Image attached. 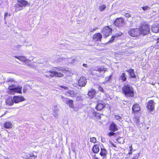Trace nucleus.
I'll return each instance as SVG.
<instances>
[{"label": "nucleus", "mask_w": 159, "mask_h": 159, "mask_svg": "<svg viewBox=\"0 0 159 159\" xmlns=\"http://www.w3.org/2000/svg\"><path fill=\"white\" fill-rule=\"evenodd\" d=\"M152 32L155 33H157L159 32V24L156 26H153L152 28Z\"/></svg>", "instance_id": "5701e85b"}, {"label": "nucleus", "mask_w": 159, "mask_h": 159, "mask_svg": "<svg viewBox=\"0 0 159 159\" xmlns=\"http://www.w3.org/2000/svg\"><path fill=\"white\" fill-rule=\"evenodd\" d=\"M141 8L144 11H147L150 10V7L146 5L141 7Z\"/></svg>", "instance_id": "7c9ffc66"}, {"label": "nucleus", "mask_w": 159, "mask_h": 159, "mask_svg": "<svg viewBox=\"0 0 159 159\" xmlns=\"http://www.w3.org/2000/svg\"><path fill=\"white\" fill-rule=\"evenodd\" d=\"M122 91L126 97H132L134 96V89L130 84H125L122 88Z\"/></svg>", "instance_id": "f03ea898"}, {"label": "nucleus", "mask_w": 159, "mask_h": 159, "mask_svg": "<svg viewBox=\"0 0 159 159\" xmlns=\"http://www.w3.org/2000/svg\"><path fill=\"white\" fill-rule=\"evenodd\" d=\"M14 57L23 62H26L28 61V60L25 57L23 56H20L18 57L15 56Z\"/></svg>", "instance_id": "4be33fe9"}, {"label": "nucleus", "mask_w": 159, "mask_h": 159, "mask_svg": "<svg viewBox=\"0 0 159 159\" xmlns=\"http://www.w3.org/2000/svg\"><path fill=\"white\" fill-rule=\"evenodd\" d=\"M112 146L113 147H115V148L116 147V145L113 143L112 144Z\"/></svg>", "instance_id": "8fccbe9b"}, {"label": "nucleus", "mask_w": 159, "mask_h": 159, "mask_svg": "<svg viewBox=\"0 0 159 159\" xmlns=\"http://www.w3.org/2000/svg\"><path fill=\"white\" fill-rule=\"evenodd\" d=\"M37 157L36 156L34 155H30L29 156H26V159H35V158Z\"/></svg>", "instance_id": "72a5a7b5"}, {"label": "nucleus", "mask_w": 159, "mask_h": 159, "mask_svg": "<svg viewBox=\"0 0 159 159\" xmlns=\"http://www.w3.org/2000/svg\"><path fill=\"white\" fill-rule=\"evenodd\" d=\"M92 151L94 153H97L99 151V148L98 146L97 145H95L93 146Z\"/></svg>", "instance_id": "bb28decb"}, {"label": "nucleus", "mask_w": 159, "mask_h": 159, "mask_svg": "<svg viewBox=\"0 0 159 159\" xmlns=\"http://www.w3.org/2000/svg\"><path fill=\"white\" fill-rule=\"evenodd\" d=\"M112 75H110L109 76L106 77L105 78V80L107 83H109L110 82H111V81L112 80Z\"/></svg>", "instance_id": "473e14b6"}, {"label": "nucleus", "mask_w": 159, "mask_h": 159, "mask_svg": "<svg viewBox=\"0 0 159 159\" xmlns=\"http://www.w3.org/2000/svg\"><path fill=\"white\" fill-rule=\"evenodd\" d=\"M120 36V35H117V34L115 35L112 36L111 39L108 42L110 43H112L114 41L115 38H117L118 36Z\"/></svg>", "instance_id": "2f4dec72"}, {"label": "nucleus", "mask_w": 159, "mask_h": 159, "mask_svg": "<svg viewBox=\"0 0 159 159\" xmlns=\"http://www.w3.org/2000/svg\"><path fill=\"white\" fill-rule=\"evenodd\" d=\"M61 98L63 101L65 102L70 107L73 108L74 104H73V101L72 100H69L68 98H65L63 96H61Z\"/></svg>", "instance_id": "9b49d317"}, {"label": "nucleus", "mask_w": 159, "mask_h": 159, "mask_svg": "<svg viewBox=\"0 0 159 159\" xmlns=\"http://www.w3.org/2000/svg\"><path fill=\"white\" fill-rule=\"evenodd\" d=\"M126 71L128 72L129 77L131 79H135L136 77L134 73V71L133 69L130 68L129 69L126 70Z\"/></svg>", "instance_id": "4468645a"}, {"label": "nucleus", "mask_w": 159, "mask_h": 159, "mask_svg": "<svg viewBox=\"0 0 159 159\" xmlns=\"http://www.w3.org/2000/svg\"><path fill=\"white\" fill-rule=\"evenodd\" d=\"M64 86L63 85H61V86H60V87L62 88H64Z\"/></svg>", "instance_id": "864d4df0"}, {"label": "nucleus", "mask_w": 159, "mask_h": 159, "mask_svg": "<svg viewBox=\"0 0 159 159\" xmlns=\"http://www.w3.org/2000/svg\"><path fill=\"white\" fill-rule=\"evenodd\" d=\"M30 5L27 1L25 0H20L17 1L16 3L15 4L14 7L15 10V11L17 12L23 9L24 7L28 6Z\"/></svg>", "instance_id": "7ed1b4c3"}, {"label": "nucleus", "mask_w": 159, "mask_h": 159, "mask_svg": "<svg viewBox=\"0 0 159 159\" xmlns=\"http://www.w3.org/2000/svg\"><path fill=\"white\" fill-rule=\"evenodd\" d=\"M65 95L67 96L74 97L75 94L73 91H69L65 93Z\"/></svg>", "instance_id": "cd10ccee"}, {"label": "nucleus", "mask_w": 159, "mask_h": 159, "mask_svg": "<svg viewBox=\"0 0 159 159\" xmlns=\"http://www.w3.org/2000/svg\"><path fill=\"white\" fill-rule=\"evenodd\" d=\"M134 121L138 125L139 124L140 122L139 119L137 117H136L134 119Z\"/></svg>", "instance_id": "ea45409f"}, {"label": "nucleus", "mask_w": 159, "mask_h": 159, "mask_svg": "<svg viewBox=\"0 0 159 159\" xmlns=\"http://www.w3.org/2000/svg\"><path fill=\"white\" fill-rule=\"evenodd\" d=\"M129 148L130 150H132V146H129Z\"/></svg>", "instance_id": "603ef678"}, {"label": "nucleus", "mask_w": 159, "mask_h": 159, "mask_svg": "<svg viewBox=\"0 0 159 159\" xmlns=\"http://www.w3.org/2000/svg\"><path fill=\"white\" fill-rule=\"evenodd\" d=\"M8 16V13H5V16H4V19H6L7 17V16Z\"/></svg>", "instance_id": "49530a36"}, {"label": "nucleus", "mask_w": 159, "mask_h": 159, "mask_svg": "<svg viewBox=\"0 0 159 159\" xmlns=\"http://www.w3.org/2000/svg\"><path fill=\"white\" fill-rule=\"evenodd\" d=\"M158 84L159 85V82H158Z\"/></svg>", "instance_id": "13d9d810"}, {"label": "nucleus", "mask_w": 159, "mask_h": 159, "mask_svg": "<svg viewBox=\"0 0 159 159\" xmlns=\"http://www.w3.org/2000/svg\"><path fill=\"white\" fill-rule=\"evenodd\" d=\"M112 30V29L109 26H106L102 29V33L104 37L106 38L111 34Z\"/></svg>", "instance_id": "0eeeda50"}, {"label": "nucleus", "mask_w": 159, "mask_h": 159, "mask_svg": "<svg viewBox=\"0 0 159 159\" xmlns=\"http://www.w3.org/2000/svg\"><path fill=\"white\" fill-rule=\"evenodd\" d=\"M119 80L122 81H125L127 80V75L124 73H122L120 74Z\"/></svg>", "instance_id": "412c9836"}, {"label": "nucleus", "mask_w": 159, "mask_h": 159, "mask_svg": "<svg viewBox=\"0 0 159 159\" xmlns=\"http://www.w3.org/2000/svg\"><path fill=\"white\" fill-rule=\"evenodd\" d=\"M80 57L79 56H77L75 58L72 59L69 58L68 59L67 61L70 63H74L76 61H79L80 59Z\"/></svg>", "instance_id": "f3484780"}, {"label": "nucleus", "mask_w": 159, "mask_h": 159, "mask_svg": "<svg viewBox=\"0 0 159 159\" xmlns=\"http://www.w3.org/2000/svg\"><path fill=\"white\" fill-rule=\"evenodd\" d=\"M25 100L24 97L22 96H15L13 97V101L16 103L22 102Z\"/></svg>", "instance_id": "2eb2a0df"}, {"label": "nucleus", "mask_w": 159, "mask_h": 159, "mask_svg": "<svg viewBox=\"0 0 159 159\" xmlns=\"http://www.w3.org/2000/svg\"><path fill=\"white\" fill-rule=\"evenodd\" d=\"M52 114L54 117H56L58 115V111L53 112Z\"/></svg>", "instance_id": "37998d69"}, {"label": "nucleus", "mask_w": 159, "mask_h": 159, "mask_svg": "<svg viewBox=\"0 0 159 159\" xmlns=\"http://www.w3.org/2000/svg\"><path fill=\"white\" fill-rule=\"evenodd\" d=\"M115 133L113 132H110L108 134L109 136H112L114 135Z\"/></svg>", "instance_id": "c03bdc74"}, {"label": "nucleus", "mask_w": 159, "mask_h": 159, "mask_svg": "<svg viewBox=\"0 0 159 159\" xmlns=\"http://www.w3.org/2000/svg\"><path fill=\"white\" fill-rule=\"evenodd\" d=\"M52 108L53 112L58 111V108L57 106H53Z\"/></svg>", "instance_id": "58836bf2"}, {"label": "nucleus", "mask_w": 159, "mask_h": 159, "mask_svg": "<svg viewBox=\"0 0 159 159\" xmlns=\"http://www.w3.org/2000/svg\"><path fill=\"white\" fill-rule=\"evenodd\" d=\"M107 151L106 149L104 148H101V152L100 153V155L102 156H106Z\"/></svg>", "instance_id": "a878e982"}, {"label": "nucleus", "mask_w": 159, "mask_h": 159, "mask_svg": "<svg viewBox=\"0 0 159 159\" xmlns=\"http://www.w3.org/2000/svg\"><path fill=\"white\" fill-rule=\"evenodd\" d=\"M140 155L139 153H137L135 155L134 157H133L131 159H138Z\"/></svg>", "instance_id": "a19ab883"}, {"label": "nucleus", "mask_w": 159, "mask_h": 159, "mask_svg": "<svg viewBox=\"0 0 159 159\" xmlns=\"http://www.w3.org/2000/svg\"><path fill=\"white\" fill-rule=\"evenodd\" d=\"M102 35L99 33L95 34L93 35V39L95 41H100L102 38Z\"/></svg>", "instance_id": "a211bd4d"}, {"label": "nucleus", "mask_w": 159, "mask_h": 159, "mask_svg": "<svg viewBox=\"0 0 159 159\" xmlns=\"http://www.w3.org/2000/svg\"><path fill=\"white\" fill-rule=\"evenodd\" d=\"M155 102L152 100L149 101L147 103V108L150 111H152L154 109Z\"/></svg>", "instance_id": "f8f14e48"}, {"label": "nucleus", "mask_w": 159, "mask_h": 159, "mask_svg": "<svg viewBox=\"0 0 159 159\" xmlns=\"http://www.w3.org/2000/svg\"><path fill=\"white\" fill-rule=\"evenodd\" d=\"M73 110H74V111H77L78 110V108H75V107H73V108H72Z\"/></svg>", "instance_id": "a18cd8bd"}, {"label": "nucleus", "mask_w": 159, "mask_h": 159, "mask_svg": "<svg viewBox=\"0 0 159 159\" xmlns=\"http://www.w3.org/2000/svg\"><path fill=\"white\" fill-rule=\"evenodd\" d=\"M96 93V91L94 89H92L91 90L89 91L88 94L90 98H92L94 97Z\"/></svg>", "instance_id": "6ab92c4d"}, {"label": "nucleus", "mask_w": 159, "mask_h": 159, "mask_svg": "<svg viewBox=\"0 0 159 159\" xmlns=\"http://www.w3.org/2000/svg\"><path fill=\"white\" fill-rule=\"evenodd\" d=\"M115 25L119 28L123 26L125 24L124 20L122 18L116 19L114 22Z\"/></svg>", "instance_id": "6e6552de"}, {"label": "nucleus", "mask_w": 159, "mask_h": 159, "mask_svg": "<svg viewBox=\"0 0 159 159\" xmlns=\"http://www.w3.org/2000/svg\"><path fill=\"white\" fill-rule=\"evenodd\" d=\"M87 81L85 77H81L78 80V83L80 87H84L86 84Z\"/></svg>", "instance_id": "ddd939ff"}, {"label": "nucleus", "mask_w": 159, "mask_h": 159, "mask_svg": "<svg viewBox=\"0 0 159 159\" xmlns=\"http://www.w3.org/2000/svg\"><path fill=\"white\" fill-rule=\"evenodd\" d=\"M63 88L65 89H68V88L66 86H64V88Z\"/></svg>", "instance_id": "09e8293b"}, {"label": "nucleus", "mask_w": 159, "mask_h": 159, "mask_svg": "<svg viewBox=\"0 0 159 159\" xmlns=\"http://www.w3.org/2000/svg\"><path fill=\"white\" fill-rule=\"evenodd\" d=\"M14 101H13V99L11 98L8 99L6 102L7 104L9 106H12L14 104Z\"/></svg>", "instance_id": "c85d7f7f"}, {"label": "nucleus", "mask_w": 159, "mask_h": 159, "mask_svg": "<svg viewBox=\"0 0 159 159\" xmlns=\"http://www.w3.org/2000/svg\"><path fill=\"white\" fill-rule=\"evenodd\" d=\"M88 115L90 118H92L97 116L98 117V119H101L100 113L96 112L92 108H89Z\"/></svg>", "instance_id": "423d86ee"}, {"label": "nucleus", "mask_w": 159, "mask_h": 159, "mask_svg": "<svg viewBox=\"0 0 159 159\" xmlns=\"http://www.w3.org/2000/svg\"><path fill=\"white\" fill-rule=\"evenodd\" d=\"M107 69L104 67H101L97 69V71L100 73L101 74L100 75V76H101V75H102L106 71Z\"/></svg>", "instance_id": "393cba45"}, {"label": "nucleus", "mask_w": 159, "mask_h": 159, "mask_svg": "<svg viewBox=\"0 0 159 159\" xmlns=\"http://www.w3.org/2000/svg\"><path fill=\"white\" fill-rule=\"evenodd\" d=\"M132 150H129V154L130 155L132 154Z\"/></svg>", "instance_id": "de8ad7c7"}, {"label": "nucleus", "mask_w": 159, "mask_h": 159, "mask_svg": "<svg viewBox=\"0 0 159 159\" xmlns=\"http://www.w3.org/2000/svg\"><path fill=\"white\" fill-rule=\"evenodd\" d=\"M4 125L5 128L9 129L12 127V125L10 122H6L4 123Z\"/></svg>", "instance_id": "b1692460"}, {"label": "nucleus", "mask_w": 159, "mask_h": 159, "mask_svg": "<svg viewBox=\"0 0 159 159\" xmlns=\"http://www.w3.org/2000/svg\"><path fill=\"white\" fill-rule=\"evenodd\" d=\"M115 118H116V120H117L119 121H120L122 119V117L119 115L115 116Z\"/></svg>", "instance_id": "4c0bfd02"}, {"label": "nucleus", "mask_w": 159, "mask_h": 159, "mask_svg": "<svg viewBox=\"0 0 159 159\" xmlns=\"http://www.w3.org/2000/svg\"><path fill=\"white\" fill-rule=\"evenodd\" d=\"M97 102V104L95 107V109L98 111L101 110L106 106L105 103L102 101L98 100Z\"/></svg>", "instance_id": "9d476101"}, {"label": "nucleus", "mask_w": 159, "mask_h": 159, "mask_svg": "<svg viewBox=\"0 0 159 159\" xmlns=\"http://www.w3.org/2000/svg\"><path fill=\"white\" fill-rule=\"evenodd\" d=\"M22 87L20 85L16 87V86L12 85L9 87L8 89L11 91V93L14 94L15 93H21V89Z\"/></svg>", "instance_id": "20e7f679"}, {"label": "nucleus", "mask_w": 159, "mask_h": 159, "mask_svg": "<svg viewBox=\"0 0 159 159\" xmlns=\"http://www.w3.org/2000/svg\"><path fill=\"white\" fill-rule=\"evenodd\" d=\"M23 92L25 93V91H23Z\"/></svg>", "instance_id": "4d7b16f0"}, {"label": "nucleus", "mask_w": 159, "mask_h": 159, "mask_svg": "<svg viewBox=\"0 0 159 159\" xmlns=\"http://www.w3.org/2000/svg\"><path fill=\"white\" fill-rule=\"evenodd\" d=\"M39 64H41V63H40V61L39 62Z\"/></svg>", "instance_id": "6e6d98bb"}, {"label": "nucleus", "mask_w": 159, "mask_h": 159, "mask_svg": "<svg viewBox=\"0 0 159 159\" xmlns=\"http://www.w3.org/2000/svg\"><path fill=\"white\" fill-rule=\"evenodd\" d=\"M83 66L85 67H87V65L86 64H83Z\"/></svg>", "instance_id": "3c124183"}, {"label": "nucleus", "mask_w": 159, "mask_h": 159, "mask_svg": "<svg viewBox=\"0 0 159 159\" xmlns=\"http://www.w3.org/2000/svg\"><path fill=\"white\" fill-rule=\"evenodd\" d=\"M106 8V6L104 5H101L99 7V9L101 11H103Z\"/></svg>", "instance_id": "f704fd0d"}, {"label": "nucleus", "mask_w": 159, "mask_h": 159, "mask_svg": "<svg viewBox=\"0 0 159 159\" xmlns=\"http://www.w3.org/2000/svg\"><path fill=\"white\" fill-rule=\"evenodd\" d=\"M141 34L145 35L148 33L149 31V26L147 25H142L140 29Z\"/></svg>", "instance_id": "1a4fd4ad"}, {"label": "nucleus", "mask_w": 159, "mask_h": 159, "mask_svg": "<svg viewBox=\"0 0 159 159\" xmlns=\"http://www.w3.org/2000/svg\"><path fill=\"white\" fill-rule=\"evenodd\" d=\"M98 89H99V91L100 92H101V93H104V91L103 89L101 86H99V87H98Z\"/></svg>", "instance_id": "79ce46f5"}, {"label": "nucleus", "mask_w": 159, "mask_h": 159, "mask_svg": "<svg viewBox=\"0 0 159 159\" xmlns=\"http://www.w3.org/2000/svg\"><path fill=\"white\" fill-rule=\"evenodd\" d=\"M66 58V56L62 54L61 56L59 57H57V61H61L65 59Z\"/></svg>", "instance_id": "c756f323"}, {"label": "nucleus", "mask_w": 159, "mask_h": 159, "mask_svg": "<svg viewBox=\"0 0 159 159\" xmlns=\"http://www.w3.org/2000/svg\"><path fill=\"white\" fill-rule=\"evenodd\" d=\"M90 141L91 142L95 143L96 142V139L94 137H91L90 138Z\"/></svg>", "instance_id": "c9c22d12"}, {"label": "nucleus", "mask_w": 159, "mask_h": 159, "mask_svg": "<svg viewBox=\"0 0 159 159\" xmlns=\"http://www.w3.org/2000/svg\"><path fill=\"white\" fill-rule=\"evenodd\" d=\"M157 42H159V38L157 39Z\"/></svg>", "instance_id": "5fc2aeb1"}, {"label": "nucleus", "mask_w": 159, "mask_h": 159, "mask_svg": "<svg viewBox=\"0 0 159 159\" xmlns=\"http://www.w3.org/2000/svg\"><path fill=\"white\" fill-rule=\"evenodd\" d=\"M65 70L64 68L59 67L53 70V71L50 70L49 72H46L44 75L46 77L50 79L54 76L61 77L63 76V75L61 73V71Z\"/></svg>", "instance_id": "f257e3e1"}, {"label": "nucleus", "mask_w": 159, "mask_h": 159, "mask_svg": "<svg viewBox=\"0 0 159 159\" xmlns=\"http://www.w3.org/2000/svg\"><path fill=\"white\" fill-rule=\"evenodd\" d=\"M110 130L111 131L115 132L118 130L117 125L114 122H112L109 127Z\"/></svg>", "instance_id": "dca6fc26"}, {"label": "nucleus", "mask_w": 159, "mask_h": 159, "mask_svg": "<svg viewBox=\"0 0 159 159\" xmlns=\"http://www.w3.org/2000/svg\"><path fill=\"white\" fill-rule=\"evenodd\" d=\"M122 14L124 16H125V17L127 18H129L131 17V15L129 13H127L126 12H123Z\"/></svg>", "instance_id": "e433bc0d"}, {"label": "nucleus", "mask_w": 159, "mask_h": 159, "mask_svg": "<svg viewBox=\"0 0 159 159\" xmlns=\"http://www.w3.org/2000/svg\"><path fill=\"white\" fill-rule=\"evenodd\" d=\"M132 109L134 113H136L140 110V106L138 104H135L133 106Z\"/></svg>", "instance_id": "aec40b11"}, {"label": "nucleus", "mask_w": 159, "mask_h": 159, "mask_svg": "<svg viewBox=\"0 0 159 159\" xmlns=\"http://www.w3.org/2000/svg\"><path fill=\"white\" fill-rule=\"evenodd\" d=\"M129 34L133 37H137L141 34V31L139 29H131L129 30Z\"/></svg>", "instance_id": "39448f33"}]
</instances>
